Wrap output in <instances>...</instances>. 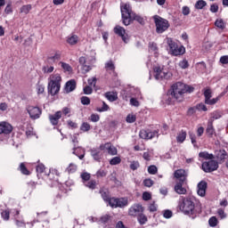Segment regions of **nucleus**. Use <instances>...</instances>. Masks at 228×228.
I'll return each mask as SVG.
<instances>
[{
  "instance_id": "obj_61",
  "label": "nucleus",
  "mask_w": 228,
  "mask_h": 228,
  "mask_svg": "<svg viewBox=\"0 0 228 228\" xmlns=\"http://www.w3.org/2000/svg\"><path fill=\"white\" fill-rule=\"evenodd\" d=\"M143 184L147 188H151V186H152L154 184V181H152L151 178H148L143 181Z\"/></svg>"
},
{
  "instance_id": "obj_9",
  "label": "nucleus",
  "mask_w": 228,
  "mask_h": 228,
  "mask_svg": "<svg viewBox=\"0 0 228 228\" xmlns=\"http://www.w3.org/2000/svg\"><path fill=\"white\" fill-rule=\"evenodd\" d=\"M153 70L155 72V79H170L172 77V73L164 71L159 66H156Z\"/></svg>"
},
{
  "instance_id": "obj_37",
  "label": "nucleus",
  "mask_w": 228,
  "mask_h": 228,
  "mask_svg": "<svg viewBox=\"0 0 228 228\" xmlns=\"http://www.w3.org/2000/svg\"><path fill=\"white\" fill-rule=\"evenodd\" d=\"M216 158L219 161H224V159L227 158V151H225L224 150L220 151L217 153Z\"/></svg>"
},
{
  "instance_id": "obj_35",
  "label": "nucleus",
  "mask_w": 228,
  "mask_h": 228,
  "mask_svg": "<svg viewBox=\"0 0 228 228\" xmlns=\"http://www.w3.org/2000/svg\"><path fill=\"white\" fill-rule=\"evenodd\" d=\"M205 6H208V3L204 0H199L195 4L196 10H202Z\"/></svg>"
},
{
  "instance_id": "obj_27",
  "label": "nucleus",
  "mask_w": 228,
  "mask_h": 228,
  "mask_svg": "<svg viewBox=\"0 0 228 228\" xmlns=\"http://www.w3.org/2000/svg\"><path fill=\"white\" fill-rule=\"evenodd\" d=\"M206 133L210 138L215 134V126H213V121L208 122Z\"/></svg>"
},
{
  "instance_id": "obj_47",
  "label": "nucleus",
  "mask_w": 228,
  "mask_h": 228,
  "mask_svg": "<svg viewBox=\"0 0 228 228\" xmlns=\"http://www.w3.org/2000/svg\"><path fill=\"white\" fill-rule=\"evenodd\" d=\"M122 162V159L120 157H114L110 160V165L115 166V165H120Z\"/></svg>"
},
{
  "instance_id": "obj_22",
  "label": "nucleus",
  "mask_w": 228,
  "mask_h": 228,
  "mask_svg": "<svg viewBox=\"0 0 228 228\" xmlns=\"http://www.w3.org/2000/svg\"><path fill=\"white\" fill-rule=\"evenodd\" d=\"M99 193L101 194L102 199L106 202L107 200H110L111 196H110V190L105 187H102L99 191Z\"/></svg>"
},
{
  "instance_id": "obj_23",
  "label": "nucleus",
  "mask_w": 228,
  "mask_h": 228,
  "mask_svg": "<svg viewBox=\"0 0 228 228\" xmlns=\"http://www.w3.org/2000/svg\"><path fill=\"white\" fill-rule=\"evenodd\" d=\"M74 90H76V80L74 79L69 80L65 86L66 93L70 94V92H74Z\"/></svg>"
},
{
  "instance_id": "obj_17",
  "label": "nucleus",
  "mask_w": 228,
  "mask_h": 228,
  "mask_svg": "<svg viewBox=\"0 0 228 228\" xmlns=\"http://www.w3.org/2000/svg\"><path fill=\"white\" fill-rule=\"evenodd\" d=\"M101 151V148H93L90 150L91 156L94 161L101 162V159H102V153Z\"/></svg>"
},
{
  "instance_id": "obj_32",
  "label": "nucleus",
  "mask_w": 228,
  "mask_h": 228,
  "mask_svg": "<svg viewBox=\"0 0 228 228\" xmlns=\"http://www.w3.org/2000/svg\"><path fill=\"white\" fill-rule=\"evenodd\" d=\"M111 216L106 214L100 217L101 224H103V225H106V224H110L111 222Z\"/></svg>"
},
{
  "instance_id": "obj_56",
  "label": "nucleus",
  "mask_w": 228,
  "mask_h": 228,
  "mask_svg": "<svg viewBox=\"0 0 228 228\" xmlns=\"http://www.w3.org/2000/svg\"><path fill=\"white\" fill-rule=\"evenodd\" d=\"M35 134V133L33 132V127H31L30 126H28L27 127L26 130V135L28 138H31V136H33Z\"/></svg>"
},
{
  "instance_id": "obj_57",
  "label": "nucleus",
  "mask_w": 228,
  "mask_h": 228,
  "mask_svg": "<svg viewBox=\"0 0 228 228\" xmlns=\"http://www.w3.org/2000/svg\"><path fill=\"white\" fill-rule=\"evenodd\" d=\"M196 110L199 111H208V107L204 103H199L196 105Z\"/></svg>"
},
{
  "instance_id": "obj_62",
  "label": "nucleus",
  "mask_w": 228,
  "mask_h": 228,
  "mask_svg": "<svg viewBox=\"0 0 228 228\" xmlns=\"http://www.w3.org/2000/svg\"><path fill=\"white\" fill-rule=\"evenodd\" d=\"M1 215H2V218L4 220H10V211L4 210V211H2Z\"/></svg>"
},
{
  "instance_id": "obj_48",
  "label": "nucleus",
  "mask_w": 228,
  "mask_h": 228,
  "mask_svg": "<svg viewBox=\"0 0 228 228\" xmlns=\"http://www.w3.org/2000/svg\"><path fill=\"white\" fill-rule=\"evenodd\" d=\"M189 136L191 138L192 145H194V147H196L197 146V135H195V134L193 132H189Z\"/></svg>"
},
{
  "instance_id": "obj_28",
  "label": "nucleus",
  "mask_w": 228,
  "mask_h": 228,
  "mask_svg": "<svg viewBox=\"0 0 228 228\" xmlns=\"http://www.w3.org/2000/svg\"><path fill=\"white\" fill-rule=\"evenodd\" d=\"M84 185L86 188H89V190H95L97 188V181L95 180H89L84 183Z\"/></svg>"
},
{
  "instance_id": "obj_43",
  "label": "nucleus",
  "mask_w": 228,
  "mask_h": 228,
  "mask_svg": "<svg viewBox=\"0 0 228 228\" xmlns=\"http://www.w3.org/2000/svg\"><path fill=\"white\" fill-rule=\"evenodd\" d=\"M82 181H83V183L85 184L86 183H87L88 181H90V178L92 177V175H90V173H82L81 175H80Z\"/></svg>"
},
{
  "instance_id": "obj_63",
  "label": "nucleus",
  "mask_w": 228,
  "mask_h": 228,
  "mask_svg": "<svg viewBox=\"0 0 228 228\" xmlns=\"http://www.w3.org/2000/svg\"><path fill=\"white\" fill-rule=\"evenodd\" d=\"M93 92H94V89H92V86H86V87H84V94L86 95H90L92 94Z\"/></svg>"
},
{
  "instance_id": "obj_26",
  "label": "nucleus",
  "mask_w": 228,
  "mask_h": 228,
  "mask_svg": "<svg viewBox=\"0 0 228 228\" xmlns=\"http://www.w3.org/2000/svg\"><path fill=\"white\" fill-rule=\"evenodd\" d=\"M128 204L127 198H117L116 208H126Z\"/></svg>"
},
{
  "instance_id": "obj_19",
  "label": "nucleus",
  "mask_w": 228,
  "mask_h": 228,
  "mask_svg": "<svg viewBox=\"0 0 228 228\" xmlns=\"http://www.w3.org/2000/svg\"><path fill=\"white\" fill-rule=\"evenodd\" d=\"M60 118H61V111H56L53 115H49V120L52 126H58V122H60Z\"/></svg>"
},
{
  "instance_id": "obj_38",
  "label": "nucleus",
  "mask_w": 228,
  "mask_h": 228,
  "mask_svg": "<svg viewBox=\"0 0 228 228\" xmlns=\"http://www.w3.org/2000/svg\"><path fill=\"white\" fill-rule=\"evenodd\" d=\"M92 129V126L88 124V122H84L80 126V131H83V133H88Z\"/></svg>"
},
{
  "instance_id": "obj_41",
  "label": "nucleus",
  "mask_w": 228,
  "mask_h": 228,
  "mask_svg": "<svg viewBox=\"0 0 228 228\" xmlns=\"http://www.w3.org/2000/svg\"><path fill=\"white\" fill-rule=\"evenodd\" d=\"M77 170V166L74 163H70L69 166L66 168V172L68 174H74Z\"/></svg>"
},
{
  "instance_id": "obj_30",
  "label": "nucleus",
  "mask_w": 228,
  "mask_h": 228,
  "mask_svg": "<svg viewBox=\"0 0 228 228\" xmlns=\"http://www.w3.org/2000/svg\"><path fill=\"white\" fill-rule=\"evenodd\" d=\"M186 135H187L186 131L182 130V131L178 134V135L176 136V142H177L178 143H183V142H184V140H186Z\"/></svg>"
},
{
  "instance_id": "obj_10",
  "label": "nucleus",
  "mask_w": 228,
  "mask_h": 228,
  "mask_svg": "<svg viewBox=\"0 0 228 228\" xmlns=\"http://www.w3.org/2000/svg\"><path fill=\"white\" fill-rule=\"evenodd\" d=\"M100 151H107L110 156H117V148L111 144V142H107L100 145Z\"/></svg>"
},
{
  "instance_id": "obj_20",
  "label": "nucleus",
  "mask_w": 228,
  "mask_h": 228,
  "mask_svg": "<svg viewBox=\"0 0 228 228\" xmlns=\"http://www.w3.org/2000/svg\"><path fill=\"white\" fill-rule=\"evenodd\" d=\"M184 184V182H177L176 184L175 185V191L178 195H186V188L183 187Z\"/></svg>"
},
{
  "instance_id": "obj_2",
  "label": "nucleus",
  "mask_w": 228,
  "mask_h": 228,
  "mask_svg": "<svg viewBox=\"0 0 228 228\" xmlns=\"http://www.w3.org/2000/svg\"><path fill=\"white\" fill-rule=\"evenodd\" d=\"M195 90V87L191 86L185 85L182 82H177L171 86L170 95L178 101V102H183L184 101V94H191Z\"/></svg>"
},
{
  "instance_id": "obj_13",
  "label": "nucleus",
  "mask_w": 228,
  "mask_h": 228,
  "mask_svg": "<svg viewBox=\"0 0 228 228\" xmlns=\"http://www.w3.org/2000/svg\"><path fill=\"white\" fill-rule=\"evenodd\" d=\"M143 213V207L140 204H135L132 206L128 210L129 216H138Z\"/></svg>"
},
{
  "instance_id": "obj_3",
  "label": "nucleus",
  "mask_w": 228,
  "mask_h": 228,
  "mask_svg": "<svg viewBox=\"0 0 228 228\" xmlns=\"http://www.w3.org/2000/svg\"><path fill=\"white\" fill-rule=\"evenodd\" d=\"M178 207L183 215H188L189 216H191V218H195V202L191 198H182Z\"/></svg>"
},
{
  "instance_id": "obj_16",
  "label": "nucleus",
  "mask_w": 228,
  "mask_h": 228,
  "mask_svg": "<svg viewBox=\"0 0 228 228\" xmlns=\"http://www.w3.org/2000/svg\"><path fill=\"white\" fill-rule=\"evenodd\" d=\"M197 193L200 197H206V191L208 190V182L200 181L197 185Z\"/></svg>"
},
{
  "instance_id": "obj_49",
  "label": "nucleus",
  "mask_w": 228,
  "mask_h": 228,
  "mask_svg": "<svg viewBox=\"0 0 228 228\" xmlns=\"http://www.w3.org/2000/svg\"><path fill=\"white\" fill-rule=\"evenodd\" d=\"M110 208H117V198H110L107 201Z\"/></svg>"
},
{
  "instance_id": "obj_50",
  "label": "nucleus",
  "mask_w": 228,
  "mask_h": 228,
  "mask_svg": "<svg viewBox=\"0 0 228 228\" xmlns=\"http://www.w3.org/2000/svg\"><path fill=\"white\" fill-rule=\"evenodd\" d=\"M148 172H149V174H151V175H154L158 174V167H157L156 166H154V165L150 166V167H148Z\"/></svg>"
},
{
  "instance_id": "obj_12",
  "label": "nucleus",
  "mask_w": 228,
  "mask_h": 228,
  "mask_svg": "<svg viewBox=\"0 0 228 228\" xmlns=\"http://www.w3.org/2000/svg\"><path fill=\"white\" fill-rule=\"evenodd\" d=\"M27 110L32 120H37V118H40V115H42V109L38 107L30 106L28 108Z\"/></svg>"
},
{
  "instance_id": "obj_58",
  "label": "nucleus",
  "mask_w": 228,
  "mask_h": 228,
  "mask_svg": "<svg viewBox=\"0 0 228 228\" xmlns=\"http://www.w3.org/2000/svg\"><path fill=\"white\" fill-rule=\"evenodd\" d=\"M131 170H138L140 168V162L138 161H133L130 164Z\"/></svg>"
},
{
  "instance_id": "obj_44",
  "label": "nucleus",
  "mask_w": 228,
  "mask_h": 228,
  "mask_svg": "<svg viewBox=\"0 0 228 228\" xmlns=\"http://www.w3.org/2000/svg\"><path fill=\"white\" fill-rule=\"evenodd\" d=\"M44 74H51L52 72H54V67L53 66H44L42 69Z\"/></svg>"
},
{
  "instance_id": "obj_29",
  "label": "nucleus",
  "mask_w": 228,
  "mask_h": 228,
  "mask_svg": "<svg viewBox=\"0 0 228 228\" xmlns=\"http://www.w3.org/2000/svg\"><path fill=\"white\" fill-rule=\"evenodd\" d=\"M67 42L69 45H76L79 42V37L77 35H72L67 38Z\"/></svg>"
},
{
  "instance_id": "obj_46",
  "label": "nucleus",
  "mask_w": 228,
  "mask_h": 228,
  "mask_svg": "<svg viewBox=\"0 0 228 228\" xmlns=\"http://www.w3.org/2000/svg\"><path fill=\"white\" fill-rule=\"evenodd\" d=\"M208 224L210 227H216V225H218V219L216 218V216H212L209 218Z\"/></svg>"
},
{
  "instance_id": "obj_25",
  "label": "nucleus",
  "mask_w": 228,
  "mask_h": 228,
  "mask_svg": "<svg viewBox=\"0 0 228 228\" xmlns=\"http://www.w3.org/2000/svg\"><path fill=\"white\" fill-rule=\"evenodd\" d=\"M224 116V113L221 110H214L212 113H210V118L208 121L215 122V120H218V118H222Z\"/></svg>"
},
{
  "instance_id": "obj_6",
  "label": "nucleus",
  "mask_w": 228,
  "mask_h": 228,
  "mask_svg": "<svg viewBox=\"0 0 228 228\" xmlns=\"http://www.w3.org/2000/svg\"><path fill=\"white\" fill-rule=\"evenodd\" d=\"M167 44L171 51V54L173 56H181L186 53V48L184 46H178L177 43H175L172 38H167Z\"/></svg>"
},
{
  "instance_id": "obj_51",
  "label": "nucleus",
  "mask_w": 228,
  "mask_h": 228,
  "mask_svg": "<svg viewBox=\"0 0 228 228\" xmlns=\"http://www.w3.org/2000/svg\"><path fill=\"white\" fill-rule=\"evenodd\" d=\"M126 122L128 124H133V123L136 122V116L128 114L126 117Z\"/></svg>"
},
{
  "instance_id": "obj_40",
  "label": "nucleus",
  "mask_w": 228,
  "mask_h": 228,
  "mask_svg": "<svg viewBox=\"0 0 228 228\" xmlns=\"http://www.w3.org/2000/svg\"><path fill=\"white\" fill-rule=\"evenodd\" d=\"M60 64L65 72H72V67L69 63L61 61Z\"/></svg>"
},
{
  "instance_id": "obj_31",
  "label": "nucleus",
  "mask_w": 228,
  "mask_h": 228,
  "mask_svg": "<svg viewBox=\"0 0 228 228\" xmlns=\"http://www.w3.org/2000/svg\"><path fill=\"white\" fill-rule=\"evenodd\" d=\"M105 70L107 72H115V63L112 61H109L105 63Z\"/></svg>"
},
{
  "instance_id": "obj_18",
  "label": "nucleus",
  "mask_w": 228,
  "mask_h": 228,
  "mask_svg": "<svg viewBox=\"0 0 228 228\" xmlns=\"http://www.w3.org/2000/svg\"><path fill=\"white\" fill-rule=\"evenodd\" d=\"M174 175L176 179H179V183H184L186 181V171L184 169H177L175 171Z\"/></svg>"
},
{
  "instance_id": "obj_21",
  "label": "nucleus",
  "mask_w": 228,
  "mask_h": 228,
  "mask_svg": "<svg viewBox=\"0 0 228 228\" xmlns=\"http://www.w3.org/2000/svg\"><path fill=\"white\" fill-rule=\"evenodd\" d=\"M80 65H82V70L84 74H86L87 72H90L92 70V66L86 65V57H80L78 60Z\"/></svg>"
},
{
  "instance_id": "obj_4",
  "label": "nucleus",
  "mask_w": 228,
  "mask_h": 228,
  "mask_svg": "<svg viewBox=\"0 0 228 228\" xmlns=\"http://www.w3.org/2000/svg\"><path fill=\"white\" fill-rule=\"evenodd\" d=\"M51 80L48 83V92L51 95H56L60 92L61 77L60 74L51 75Z\"/></svg>"
},
{
  "instance_id": "obj_60",
  "label": "nucleus",
  "mask_w": 228,
  "mask_h": 228,
  "mask_svg": "<svg viewBox=\"0 0 228 228\" xmlns=\"http://www.w3.org/2000/svg\"><path fill=\"white\" fill-rule=\"evenodd\" d=\"M13 12V9L12 8V3H9L5 9H4V13H6V15H10V13Z\"/></svg>"
},
{
  "instance_id": "obj_54",
  "label": "nucleus",
  "mask_w": 228,
  "mask_h": 228,
  "mask_svg": "<svg viewBox=\"0 0 228 228\" xmlns=\"http://www.w3.org/2000/svg\"><path fill=\"white\" fill-rule=\"evenodd\" d=\"M80 101L84 106H88L90 104V98L87 96H82Z\"/></svg>"
},
{
  "instance_id": "obj_34",
  "label": "nucleus",
  "mask_w": 228,
  "mask_h": 228,
  "mask_svg": "<svg viewBox=\"0 0 228 228\" xmlns=\"http://www.w3.org/2000/svg\"><path fill=\"white\" fill-rule=\"evenodd\" d=\"M200 158H203L204 159H213L215 156L213 154H209L208 151H201L199 153Z\"/></svg>"
},
{
  "instance_id": "obj_59",
  "label": "nucleus",
  "mask_w": 228,
  "mask_h": 228,
  "mask_svg": "<svg viewBox=\"0 0 228 228\" xmlns=\"http://www.w3.org/2000/svg\"><path fill=\"white\" fill-rule=\"evenodd\" d=\"M89 120H91V122H99V120H101V117L99 114H92L89 118Z\"/></svg>"
},
{
  "instance_id": "obj_5",
  "label": "nucleus",
  "mask_w": 228,
  "mask_h": 228,
  "mask_svg": "<svg viewBox=\"0 0 228 228\" xmlns=\"http://www.w3.org/2000/svg\"><path fill=\"white\" fill-rule=\"evenodd\" d=\"M153 20L156 26V33L159 35L165 33V31L170 28V23L167 20L160 17L159 15H154Z\"/></svg>"
},
{
  "instance_id": "obj_52",
  "label": "nucleus",
  "mask_w": 228,
  "mask_h": 228,
  "mask_svg": "<svg viewBox=\"0 0 228 228\" xmlns=\"http://www.w3.org/2000/svg\"><path fill=\"white\" fill-rule=\"evenodd\" d=\"M108 110H110V106H108V104L102 102V107L97 108L96 111H99V113H102V111H108Z\"/></svg>"
},
{
  "instance_id": "obj_11",
  "label": "nucleus",
  "mask_w": 228,
  "mask_h": 228,
  "mask_svg": "<svg viewBox=\"0 0 228 228\" xmlns=\"http://www.w3.org/2000/svg\"><path fill=\"white\" fill-rule=\"evenodd\" d=\"M114 33L116 35H118V37H121V38L125 44L129 43V36L127 34H126V28H124V27H121L118 25L116 26L114 28Z\"/></svg>"
},
{
  "instance_id": "obj_1",
  "label": "nucleus",
  "mask_w": 228,
  "mask_h": 228,
  "mask_svg": "<svg viewBox=\"0 0 228 228\" xmlns=\"http://www.w3.org/2000/svg\"><path fill=\"white\" fill-rule=\"evenodd\" d=\"M120 10L124 26H129L134 20H136L142 26L145 24L143 17L133 12V8L129 4H121Z\"/></svg>"
},
{
  "instance_id": "obj_36",
  "label": "nucleus",
  "mask_w": 228,
  "mask_h": 228,
  "mask_svg": "<svg viewBox=\"0 0 228 228\" xmlns=\"http://www.w3.org/2000/svg\"><path fill=\"white\" fill-rule=\"evenodd\" d=\"M137 220L141 225H145L147 224V216L143 215V213H141L139 216H137Z\"/></svg>"
},
{
  "instance_id": "obj_24",
  "label": "nucleus",
  "mask_w": 228,
  "mask_h": 228,
  "mask_svg": "<svg viewBox=\"0 0 228 228\" xmlns=\"http://www.w3.org/2000/svg\"><path fill=\"white\" fill-rule=\"evenodd\" d=\"M60 60H61V54L55 53L54 55L47 57L46 61L49 65H53V63H56V61H60Z\"/></svg>"
},
{
  "instance_id": "obj_15",
  "label": "nucleus",
  "mask_w": 228,
  "mask_h": 228,
  "mask_svg": "<svg viewBox=\"0 0 228 228\" xmlns=\"http://www.w3.org/2000/svg\"><path fill=\"white\" fill-rule=\"evenodd\" d=\"M139 136L142 140H152V138H156V136H158V131L149 132L142 129L140 131Z\"/></svg>"
},
{
  "instance_id": "obj_64",
  "label": "nucleus",
  "mask_w": 228,
  "mask_h": 228,
  "mask_svg": "<svg viewBox=\"0 0 228 228\" xmlns=\"http://www.w3.org/2000/svg\"><path fill=\"white\" fill-rule=\"evenodd\" d=\"M108 173L105 170L100 169L96 173V177H106Z\"/></svg>"
},
{
  "instance_id": "obj_45",
  "label": "nucleus",
  "mask_w": 228,
  "mask_h": 228,
  "mask_svg": "<svg viewBox=\"0 0 228 228\" xmlns=\"http://www.w3.org/2000/svg\"><path fill=\"white\" fill-rule=\"evenodd\" d=\"M215 26H216V28H219V29H225V23L222 19L216 20L215 22Z\"/></svg>"
},
{
  "instance_id": "obj_14",
  "label": "nucleus",
  "mask_w": 228,
  "mask_h": 228,
  "mask_svg": "<svg viewBox=\"0 0 228 228\" xmlns=\"http://www.w3.org/2000/svg\"><path fill=\"white\" fill-rule=\"evenodd\" d=\"M13 131V126L6 122V121H2L0 123V134H10Z\"/></svg>"
},
{
  "instance_id": "obj_53",
  "label": "nucleus",
  "mask_w": 228,
  "mask_h": 228,
  "mask_svg": "<svg viewBox=\"0 0 228 228\" xmlns=\"http://www.w3.org/2000/svg\"><path fill=\"white\" fill-rule=\"evenodd\" d=\"M179 67L181 69H188L190 67V64L188 63V61L186 59H183L179 62Z\"/></svg>"
},
{
  "instance_id": "obj_39",
  "label": "nucleus",
  "mask_w": 228,
  "mask_h": 228,
  "mask_svg": "<svg viewBox=\"0 0 228 228\" xmlns=\"http://www.w3.org/2000/svg\"><path fill=\"white\" fill-rule=\"evenodd\" d=\"M20 13H24L25 15H28V13H29V12H31V4H27V5H23L21 6V8L20 9Z\"/></svg>"
},
{
  "instance_id": "obj_7",
  "label": "nucleus",
  "mask_w": 228,
  "mask_h": 228,
  "mask_svg": "<svg viewBox=\"0 0 228 228\" xmlns=\"http://www.w3.org/2000/svg\"><path fill=\"white\" fill-rule=\"evenodd\" d=\"M203 95L205 97V104H208L209 106H214V104H216L222 98V95H219L216 98L211 99L213 97V94L211 93V89L207 88L205 89Z\"/></svg>"
},
{
  "instance_id": "obj_55",
  "label": "nucleus",
  "mask_w": 228,
  "mask_h": 228,
  "mask_svg": "<svg viewBox=\"0 0 228 228\" xmlns=\"http://www.w3.org/2000/svg\"><path fill=\"white\" fill-rule=\"evenodd\" d=\"M149 211L151 213H155V211H158V206L156 205L155 201H153L152 203L150 204Z\"/></svg>"
},
{
  "instance_id": "obj_8",
  "label": "nucleus",
  "mask_w": 228,
  "mask_h": 228,
  "mask_svg": "<svg viewBox=\"0 0 228 228\" xmlns=\"http://www.w3.org/2000/svg\"><path fill=\"white\" fill-rule=\"evenodd\" d=\"M202 170L207 174L211 172H215V170H218V162L216 160L210 159L208 161H205L201 165Z\"/></svg>"
},
{
  "instance_id": "obj_33",
  "label": "nucleus",
  "mask_w": 228,
  "mask_h": 228,
  "mask_svg": "<svg viewBox=\"0 0 228 228\" xmlns=\"http://www.w3.org/2000/svg\"><path fill=\"white\" fill-rule=\"evenodd\" d=\"M105 97L106 99H108V101H110V102H114V101H117V99H118V97L117 96V94H115V93H111V92H107L105 94Z\"/></svg>"
},
{
  "instance_id": "obj_42",
  "label": "nucleus",
  "mask_w": 228,
  "mask_h": 228,
  "mask_svg": "<svg viewBox=\"0 0 228 228\" xmlns=\"http://www.w3.org/2000/svg\"><path fill=\"white\" fill-rule=\"evenodd\" d=\"M19 170L23 174V175H29V170H28V167H26L24 163H20Z\"/></svg>"
}]
</instances>
